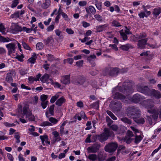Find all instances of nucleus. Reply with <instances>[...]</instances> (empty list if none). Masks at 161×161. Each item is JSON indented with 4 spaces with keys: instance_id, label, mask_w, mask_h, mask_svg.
Returning a JSON list of instances; mask_svg holds the SVG:
<instances>
[{
    "instance_id": "26",
    "label": "nucleus",
    "mask_w": 161,
    "mask_h": 161,
    "mask_svg": "<svg viewBox=\"0 0 161 161\" xmlns=\"http://www.w3.org/2000/svg\"><path fill=\"white\" fill-rule=\"evenodd\" d=\"M36 58L37 56L36 54L34 53H33L31 57L29 58L28 61L29 63L31 64H34L35 63L36 60Z\"/></svg>"
},
{
    "instance_id": "38",
    "label": "nucleus",
    "mask_w": 161,
    "mask_h": 161,
    "mask_svg": "<svg viewBox=\"0 0 161 161\" xmlns=\"http://www.w3.org/2000/svg\"><path fill=\"white\" fill-rule=\"evenodd\" d=\"M147 36V35L145 33H141L139 35H137L136 38L137 39H144L145 38H146V37Z\"/></svg>"
},
{
    "instance_id": "48",
    "label": "nucleus",
    "mask_w": 161,
    "mask_h": 161,
    "mask_svg": "<svg viewBox=\"0 0 161 161\" xmlns=\"http://www.w3.org/2000/svg\"><path fill=\"white\" fill-rule=\"evenodd\" d=\"M49 121L53 124H55L58 122V120L55 118L50 117L49 119Z\"/></svg>"
},
{
    "instance_id": "37",
    "label": "nucleus",
    "mask_w": 161,
    "mask_h": 161,
    "mask_svg": "<svg viewBox=\"0 0 161 161\" xmlns=\"http://www.w3.org/2000/svg\"><path fill=\"white\" fill-rule=\"evenodd\" d=\"M121 120L125 123L130 125L131 124V121L126 117H123L121 119Z\"/></svg>"
},
{
    "instance_id": "32",
    "label": "nucleus",
    "mask_w": 161,
    "mask_h": 161,
    "mask_svg": "<svg viewBox=\"0 0 161 161\" xmlns=\"http://www.w3.org/2000/svg\"><path fill=\"white\" fill-rule=\"evenodd\" d=\"M160 13H161V8L158 7L154 9L153 14L154 16L157 17Z\"/></svg>"
},
{
    "instance_id": "15",
    "label": "nucleus",
    "mask_w": 161,
    "mask_h": 161,
    "mask_svg": "<svg viewBox=\"0 0 161 161\" xmlns=\"http://www.w3.org/2000/svg\"><path fill=\"white\" fill-rule=\"evenodd\" d=\"M70 75H66L62 76L61 78V81L63 84L67 85L70 83Z\"/></svg>"
},
{
    "instance_id": "2",
    "label": "nucleus",
    "mask_w": 161,
    "mask_h": 161,
    "mask_svg": "<svg viewBox=\"0 0 161 161\" xmlns=\"http://www.w3.org/2000/svg\"><path fill=\"white\" fill-rule=\"evenodd\" d=\"M126 113L129 117L133 119L139 116L141 114L140 110L135 106L128 107L126 110Z\"/></svg>"
},
{
    "instance_id": "30",
    "label": "nucleus",
    "mask_w": 161,
    "mask_h": 161,
    "mask_svg": "<svg viewBox=\"0 0 161 161\" xmlns=\"http://www.w3.org/2000/svg\"><path fill=\"white\" fill-rule=\"evenodd\" d=\"M49 78V75L48 74H45L41 78V81L43 83L46 82Z\"/></svg>"
},
{
    "instance_id": "27",
    "label": "nucleus",
    "mask_w": 161,
    "mask_h": 161,
    "mask_svg": "<svg viewBox=\"0 0 161 161\" xmlns=\"http://www.w3.org/2000/svg\"><path fill=\"white\" fill-rule=\"evenodd\" d=\"M152 92L153 96L156 98L159 99L161 97V93L159 91L153 90Z\"/></svg>"
},
{
    "instance_id": "51",
    "label": "nucleus",
    "mask_w": 161,
    "mask_h": 161,
    "mask_svg": "<svg viewBox=\"0 0 161 161\" xmlns=\"http://www.w3.org/2000/svg\"><path fill=\"white\" fill-rule=\"evenodd\" d=\"M0 40L1 42H8L10 41V40L9 38H5L3 36H1L0 37Z\"/></svg>"
},
{
    "instance_id": "34",
    "label": "nucleus",
    "mask_w": 161,
    "mask_h": 161,
    "mask_svg": "<svg viewBox=\"0 0 161 161\" xmlns=\"http://www.w3.org/2000/svg\"><path fill=\"white\" fill-rule=\"evenodd\" d=\"M111 25L114 27H118L121 26L120 24L116 20H113L111 22Z\"/></svg>"
},
{
    "instance_id": "22",
    "label": "nucleus",
    "mask_w": 161,
    "mask_h": 161,
    "mask_svg": "<svg viewBox=\"0 0 161 161\" xmlns=\"http://www.w3.org/2000/svg\"><path fill=\"white\" fill-rule=\"evenodd\" d=\"M66 101V99L63 97L58 99L56 102L55 104L58 106H61Z\"/></svg>"
},
{
    "instance_id": "25",
    "label": "nucleus",
    "mask_w": 161,
    "mask_h": 161,
    "mask_svg": "<svg viewBox=\"0 0 161 161\" xmlns=\"http://www.w3.org/2000/svg\"><path fill=\"white\" fill-rule=\"evenodd\" d=\"M132 47H133L132 45L129 44L121 45L120 47V49L124 51H127L129 49L132 48Z\"/></svg>"
},
{
    "instance_id": "50",
    "label": "nucleus",
    "mask_w": 161,
    "mask_h": 161,
    "mask_svg": "<svg viewBox=\"0 0 161 161\" xmlns=\"http://www.w3.org/2000/svg\"><path fill=\"white\" fill-rule=\"evenodd\" d=\"M54 104H53L50 106L49 108V113L52 115H53L54 114Z\"/></svg>"
},
{
    "instance_id": "1",
    "label": "nucleus",
    "mask_w": 161,
    "mask_h": 161,
    "mask_svg": "<svg viewBox=\"0 0 161 161\" xmlns=\"http://www.w3.org/2000/svg\"><path fill=\"white\" fill-rule=\"evenodd\" d=\"M143 106L147 109V112L152 114L153 118L154 120H156L158 114L161 118V106H159L158 109H152L154 106V102L151 100H145L143 102Z\"/></svg>"
},
{
    "instance_id": "64",
    "label": "nucleus",
    "mask_w": 161,
    "mask_h": 161,
    "mask_svg": "<svg viewBox=\"0 0 161 161\" xmlns=\"http://www.w3.org/2000/svg\"><path fill=\"white\" fill-rule=\"evenodd\" d=\"M87 4V2L86 1H81L79 2V5L81 7L85 6Z\"/></svg>"
},
{
    "instance_id": "42",
    "label": "nucleus",
    "mask_w": 161,
    "mask_h": 161,
    "mask_svg": "<svg viewBox=\"0 0 161 161\" xmlns=\"http://www.w3.org/2000/svg\"><path fill=\"white\" fill-rule=\"evenodd\" d=\"M106 112L113 120H116L117 119V117L110 111L107 110Z\"/></svg>"
},
{
    "instance_id": "21",
    "label": "nucleus",
    "mask_w": 161,
    "mask_h": 161,
    "mask_svg": "<svg viewBox=\"0 0 161 161\" xmlns=\"http://www.w3.org/2000/svg\"><path fill=\"white\" fill-rule=\"evenodd\" d=\"M76 81L79 84L82 85L85 82L86 79L84 77L79 75L77 76Z\"/></svg>"
},
{
    "instance_id": "17",
    "label": "nucleus",
    "mask_w": 161,
    "mask_h": 161,
    "mask_svg": "<svg viewBox=\"0 0 161 161\" xmlns=\"http://www.w3.org/2000/svg\"><path fill=\"white\" fill-rule=\"evenodd\" d=\"M117 138L118 139L119 141H120L121 142H125L127 144L130 143L132 141L133 139L131 137L127 136H125V138H123L122 139L121 138L119 137H118Z\"/></svg>"
},
{
    "instance_id": "49",
    "label": "nucleus",
    "mask_w": 161,
    "mask_h": 161,
    "mask_svg": "<svg viewBox=\"0 0 161 161\" xmlns=\"http://www.w3.org/2000/svg\"><path fill=\"white\" fill-rule=\"evenodd\" d=\"M52 124L51 123L48 121H44L41 123V125L42 126H52Z\"/></svg>"
},
{
    "instance_id": "10",
    "label": "nucleus",
    "mask_w": 161,
    "mask_h": 161,
    "mask_svg": "<svg viewBox=\"0 0 161 161\" xmlns=\"http://www.w3.org/2000/svg\"><path fill=\"white\" fill-rule=\"evenodd\" d=\"M114 98L115 99H119L125 103L128 102V99L126 98L125 96L119 92L115 93L114 95Z\"/></svg>"
},
{
    "instance_id": "14",
    "label": "nucleus",
    "mask_w": 161,
    "mask_h": 161,
    "mask_svg": "<svg viewBox=\"0 0 161 161\" xmlns=\"http://www.w3.org/2000/svg\"><path fill=\"white\" fill-rule=\"evenodd\" d=\"M10 29L12 31H22V27L14 23L12 24Z\"/></svg>"
},
{
    "instance_id": "56",
    "label": "nucleus",
    "mask_w": 161,
    "mask_h": 161,
    "mask_svg": "<svg viewBox=\"0 0 161 161\" xmlns=\"http://www.w3.org/2000/svg\"><path fill=\"white\" fill-rule=\"evenodd\" d=\"M33 29L32 28H27L25 27H22V31H25L27 33L31 32Z\"/></svg>"
},
{
    "instance_id": "28",
    "label": "nucleus",
    "mask_w": 161,
    "mask_h": 161,
    "mask_svg": "<svg viewBox=\"0 0 161 161\" xmlns=\"http://www.w3.org/2000/svg\"><path fill=\"white\" fill-rule=\"evenodd\" d=\"M134 119L136 122L139 124H143L145 121V119L142 117L138 118L136 117Z\"/></svg>"
},
{
    "instance_id": "6",
    "label": "nucleus",
    "mask_w": 161,
    "mask_h": 161,
    "mask_svg": "<svg viewBox=\"0 0 161 161\" xmlns=\"http://www.w3.org/2000/svg\"><path fill=\"white\" fill-rule=\"evenodd\" d=\"M137 91L141 92L147 95H150L151 91L146 86H142L141 85H138L137 87Z\"/></svg>"
},
{
    "instance_id": "35",
    "label": "nucleus",
    "mask_w": 161,
    "mask_h": 161,
    "mask_svg": "<svg viewBox=\"0 0 161 161\" xmlns=\"http://www.w3.org/2000/svg\"><path fill=\"white\" fill-rule=\"evenodd\" d=\"M143 138V137L141 135L139 136L136 135L134 141L135 143L136 144L139 143L142 140Z\"/></svg>"
},
{
    "instance_id": "52",
    "label": "nucleus",
    "mask_w": 161,
    "mask_h": 161,
    "mask_svg": "<svg viewBox=\"0 0 161 161\" xmlns=\"http://www.w3.org/2000/svg\"><path fill=\"white\" fill-rule=\"evenodd\" d=\"M83 61L82 60L76 62V64L78 67L80 68L83 66Z\"/></svg>"
},
{
    "instance_id": "4",
    "label": "nucleus",
    "mask_w": 161,
    "mask_h": 161,
    "mask_svg": "<svg viewBox=\"0 0 161 161\" xmlns=\"http://www.w3.org/2000/svg\"><path fill=\"white\" fill-rule=\"evenodd\" d=\"M17 43V41L14 40L12 42L6 45V47L8 49V55H10L11 54L15 52L16 49L15 46Z\"/></svg>"
},
{
    "instance_id": "59",
    "label": "nucleus",
    "mask_w": 161,
    "mask_h": 161,
    "mask_svg": "<svg viewBox=\"0 0 161 161\" xmlns=\"http://www.w3.org/2000/svg\"><path fill=\"white\" fill-rule=\"evenodd\" d=\"M93 108H94L98 109L99 107V102L98 101L97 102L95 103H93L92 104Z\"/></svg>"
},
{
    "instance_id": "63",
    "label": "nucleus",
    "mask_w": 161,
    "mask_h": 161,
    "mask_svg": "<svg viewBox=\"0 0 161 161\" xmlns=\"http://www.w3.org/2000/svg\"><path fill=\"white\" fill-rule=\"evenodd\" d=\"M134 136V135L131 131L130 130L127 131L126 136L131 138L132 137H133Z\"/></svg>"
},
{
    "instance_id": "36",
    "label": "nucleus",
    "mask_w": 161,
    "mask_h": 161,
    "mask_svg": "<svg viewBox=\"0 0 161 161\" xmlns=\"http://www.w3.org/2000/svg\"><path fill=\"white\" fill-rule=\"evenodd\" d=\"M40 138L41 140L45 142L46 143H47L48 144H50V142L48 141V138L47 136V135H44L43 136H40Z\"/></svg>"
},
{
    "instance_id": "19",
    "label": "nucleus",
    "mask_w": 161,
    "mask_h": 161,
    "mask_svg": "<svg viewBox=\"0 0 161 161\" xmlns=\"http://www.w3.org/2000/svg\"><path fill=\"white\" fill-rule=\"evenodd\" d=\"M86 12L88 14L91 13L93 14H94L96 12V10L95 8L92 6H90L88 8H86Z\"/></svg>"
},
{
    "instance_id": "23",
    "label": "nucleus",
    "mask_w": 161,
    "mask_h": 161,
    "mask_svg": "<svg viewBox=\"0 0 161 161\" xmlns=\"http://www.w3.org/2000/svg\"><path fill=\"white\" fill-rule=\"evenodd\" d=\"M111 128L114 131H116L117 134H120L121 131V128L116 125H113L111 126Z\"/></svg>"
},
{
    "instance_id": "24",
    "label": "nucleus",
    "mask_w": 161,
    "mask_h": 161,
    "mask_svg": "<svg viewBox=\"0 0 161 161\" xmlns=\"http://www.w3.org/2000/svg\"><path fill=\"white\" fill-rule=\"evenodd\" d=\"M108 26L107 24L99 25L97 27V30L98 32H101L105 30Z\"/></svg>"
},
{
    "instance_id": "3",
    "label": "nucleus",
    "mask_w": 161,
    "mask_h": 161,
    "mask_svg": "<svg viewBox=\"0 0 161 161\" xmlns=\"http://www.w3.org/2000/svg\"><path fill=\"white\" fill-rule=\"evenodd\" d=\"M23 116H25L26 120L29 121H33L35 120V117L32 115L31 112L29 108L26 107H24L23 109Z\"/></svg>"
},
{
    "instance_id": "40",
    "label": "nucleus",
    "mask_w": 161,
    "mask_h": 161,
    "mask_svg": "<svg viewBox=\"0 0 161 161\" xmlns=\"http://www.w3.org/2000/svg\"><path fill=\"white\" fill-rule=\"evenodd\" d=\"M47 58V60L49 61H53L55 60L53 56L51 54H48L46 55Z\"/></svg>"
},
{
    "instance_id": "5",
    "label": "nucleus",
    "mask_w": 161,
    "mask_h": 161,
    "mask_svg": "<svg viewBox=\"0 0 161 161\" xmlns=\"http://www.w3.org/2000/svg\"><path fill=\"white\" fill-rule=\"evenodd\" d=\"M118 145L116 142H111L108 143L105 147L106 151L108 153H113L116 149Z\"/></svg>"
},
{
    "instance_id": "61",
    "label": "nucleus",
    "mask_w": 161,
    "mask_h": 161,
    "mask_svg": "<svg viewBox=\"0 0 161 161\" xmlns=\"http://www.w3.org/2000/svg\"><path fill=\"white\" fill-rule=\"evenodd\" d=\"M95 5L98 10H100L102 9V3L101 2H99L98 3L96 4Z\"/></svg>"
},
{
    "instance_id": "62",
    "label": "nucleus",
    "mask_w": 161,
    "mask_h": 161,
    "mask_svg": "<svg viewBox=\"0 0 161 161\" xmlns=\"http://www.w3.org/2000/svg\"><path fill=\"white\" fill-rule=\"evenodd\" d=\"M96 58V56L94 54L91 55L89 56L87 58V60L91 62L92 61V60L93 59Z\"/></svg>"
},
{
    "instance_id": "13",
    "label": "nucleus",
    "mask_w": 161,
    "mask_h": 161,
    "mask_svg": "<svg viewBox=\"0 0 161 161\" xmlns=\"http://www.w3.org/2000/svg\"><path fill=\"white\" fill-rule=\"evenodd\" d=\"M108 75L110 76H116L119 73V69L117 68L110 69L108 70Z\"/></svg>"
},
{
    "instance_id": "9",
    "label": "nucleus",
    "mask_w": 161,
    "mask_h": 161,
    "mask_svg": "<svg viewBox=\"0 0 161 161\" xmlns=\"http://www.w3.org/2000/svg\"><path fill=\"white\" fill-rule=\"evenodd\" d=\"M145 98L139 94H136L129 100L134 103H138L140 101L144 99Z\"/></svg>"
},
{
    "instance_id": "43",
    "label": "nucleus",
    "mask_w": 161,
    "mask_h": 161,
    "mask_svg": "<svg viewBox=\"0 0 161 161\" xmlns=\"http://www.w3.org/2000/svg\"><path fill=\"white\" fill-rule=\"evenodd\" d=\"M59 97V96L58 94H56L55 96H53L50 100V102L52 103H54Z\"/></svg>"
},
{
    "instance_id": "7",
    "label": "nucleus",
    "mask_w": 161,
    "mask_h": 161,
    "mask_svg": "<svg viewBox=\"0 0 161 161\" xmlns=\"http://www.w3.org/2000/svg\"><path fill=\"white\" fill-rule=\"evenodd\" d=\"M100 147V145L98 143H96L88 147L87 148L88 153H96L99 150Z\"/></svg>"
},
{
    "instance_id": "55",
    "label": "nucleus",
    "mask_w": 161,
    "mask_h": 161,
    "mask_svg": "<svg viewBox=\"0 0 161 161\" xmlns=\"http://www.w3.org/2000/svg\"><path fill=\"white\" fill-rule=\"evenodd\" d=\"M19 0H14L12 2L11 7L12 8H14L19 3Z\"/></svg>"
},
{
    "instance_id": "54",
    "label": "nucleus",
    "mask_w": 161,
    "mask_h": 161,
    "mask_svg": "<svg viewBox=\"0 0 161 161\" xmlns=\"http://www.w3.org/2000/svg\"><path fill=\"white\" fill-rule=\"evenodd\" d=\"M24 58V56L23 54H21V55H17L15 57L16 58L18 59V60L20 62L23 61V58Z\"/></svg>"
},
{
    "instance_id": "18",
    "label": "nucleus",
    "mask_w": 161,
    "mask_h": 161,
    "mask_svg": "<svg viewBox=\"0 0 161 161\" xmlns=\"http://www.w3.org/2000/svg\"><path fill=\"white\" fill-rule=\"evenodd\" d=\"M108 138V136L107 134L103 133L98 136V140L101 142L106 141Z\"/></svg>"
},
{
    "instance_id": "53",
    "label": "nucleus",
    "mask_w": 161,
    "mask_h": 161,
    "mask_svg": "<svg viewBox=\"0 0 161 161\" xmlns=\"http://www.w3.org/2000/svg\"><path fill=\"white\" fill-rule=\"evenodd\" d=\"M59 14L61 15L65 20L68 21L69 20L68 15L65 13L62 12V13H60Z\"/></svg>"
},
{
    "instance_id": "29",
    "label": "nucleus",
    "mask_w": 161,
    "mask_h": 161,
    "mask_svg": "<svg viewBox=\"0 0 161 161\" xmlns=\"http://www.w3.org/2000/svg\"><path fill=\"white\" fill-rule=\"evenodd\" d=\"M50 4V0H45V2L42 4L41 7L44 9H47L49 7Z\"/></svg>"
},
{
    "instance_id": "46",
    "label": "nucleus",
    "mask_w": 161,
    "mask_h": 161,
    "mask_svg": "<svg viewBox=\"0 0 161 161\" xmlns=\"http://www.w3.org/2000/svg\"><path fill=\"white\" fill-rule=\"evenodd\" d=\"M22 45L23 47L25 49L29 50H31V48L25 42H22Z\"/></svg>"
},
{
    "instance_id": "31",
    "label": "nucleus",
    "mask_w": 161,
    "mask_h": 161,
    "mask_svg": "<svg viewBox=\"0 0 161 161\" xmlns=\"http://www.w3.org/2000/svg\"><path fill=\"white\" fill-rule=\"evenodd\" d=\"M125 147L122 145L119 146L117 150L118 154L119 153H122V154H124L126 153V152L125 151Z\"/></svg>"
},
{
    "instance_id": "60",
    "label": "nucleus",
    "mask_w": 161,
    "mask_h": 161,
    "mask_svg": "<svg viewBox=\"0 0 161 161\" xmlns=\"http://www.w3.org/2000/svg\"><path fill=\"white\" fill-rule=\"evenodd\" d=\"M5 28L4 26L2 24L0 25V31L3 34H5Z\"/></svg>"
},
{
    "instance_id": "45",
    "label": "nucleus",
    "mask_w": 161,
    "mask_h": 161,
    "mask_svg": "<svg viewBox=\"0 0 161 161\" xmlns=\"http://www.w3.org/2000/svg\"><path fill=\"white\" fill-rule=\"evenodd\" d=\"M43 44L42 42H38L36 44V48L38 50H42L43 47Z\"/></svg>"
},
{
    "instance_id": "57",
    "label": "nucleus",
    "mask_w": 161,
    "mask_h": 161,
    "mask_svg": "<svg viewBox=\"0 0 161 161\" xmlns=\"http://www.w3.org/2000/svg\"><path fill=\"white\" fill-rule=\"evenodd\" d=\"M48 103V101H46V102H42L41 105L43 109H45L46 108Z\"/></svg>"
},
{
    "instance_id": "11",
    "label": "nucleus",
    "mask_w": 161,
    "mask_h": 161,
    "mask_svg": "<svg viewBox=\"0 0 161 161\" xmlns=\"http://www.w3.org/2000/svg\"><path fill=\"white\" fill-rule=\"evenodd\" d=\"M148 40L147 38H145L139 40L138 42L137 45L138 47L141 49L145 48V45L147 44V42Z\"/></svg>"
},
{
    "instance_id": "33",
    "label": "nucleus",
    "mask_w": 161,
    "mask_h": 161,
    "mask_svg": "<svg viewBox=\"0 0 161 161\" xmlns=\"http://www.w3.org/2000/svg\"><path fill=\"white\" fill-rule=\"evenodd\" d=\"M97 156L99 161H103L106 158V155L102 153H98Z\"/></svg>"
},
{
    "instance_id": "20",
    "label": "nucleus",
    "mask_w": 161,
    "mask_h": 161,
    "mask_svg": "<svg viewBox=\"0 0 161 161\" xmlns=\"http://www.w3.org/2000/svg\"><path fill=\"white\" fill-rule=\"evenodd\" d=\"M41 75V74H38V75H36L35 77H34L32 76L29 77L28 78V80L30 82L33 83L34 81L39 80Z\"/></svg>"
},
{
    "instance_id": "16",
    "label": "nucleus",
    "mask_w": 161,
    "mask_h": 161,
    "mask_svg": "<svg viewBox=\"0 0 161 161\" xmlns=\"http://www.w3.org/2000/svg\"><path fill=\"white\" fill-rule=\"evenodd\" d=\"M14 72L13 71H10L7 73L6 77V80L9 83L13 81V77L14 76Z\"/></svg>"
},
{
    "instance_id": "58",
    "label": "nucleus",
    "mask_w": 161,
    "mask_h": 161,
    "mask_svg": "<svg viewBox=\"0 0 161 161\" xmlns=\"http://www.w3.org/2000/svg\"><path fill=\"white\" fill-rule=\"evenodd\" d=\"M47 97V95L43 94L41 96L40 98L42 102H46Z\"/></svg>"
},
{
    "instance_id": "41",
    "label": "nucleus",
    "mask_w": 161,
    "mask_h": 161,
    "mask_svg": "<svg viewBox=\"0 0 161 161\" xmlns=\"http://www.w3.org/2000/svg\"><path fill=\"white\" fill-rule=\"evenodd\" d=\"M19 11H17L14 13L13 14H12L10 18L12 19H16L18 18H19Z\"/></svg>"
},
{
    "instance_id": "47",
    "label": "nucleus",
    "mask_w": 161,
    "mask_h": 161,
    "mask_svg": "<svg viewBox=\"0 0 161 161\" xmlns=\"http://www.w3.org/2000/svg\"><path fill=\"white\" fill-rule=\"evenodd\" d=\"M95 18L98 21L102 22L103 21V18L102 16L99 14H96L94 16Z\"/></svg>"
},
{
    "instance_id": "39",
    "label": "nucleus",
    "mask_w": 161,
    "mask_h": 161,
    "mask_svg": "<svg viewBox=\"0 0 161 161\" xmlns=\"http://www.w3.org/2000/svg\"><path fill=\"white\" fill-rule=\"evenodd\" d=\"M120 34L124 40L125 41L127 39V36L126 34H125L123 30H122L120 31Z\"/></svg>"
},
{
    "instance_id": "12",
    "label": "nucleus",
    "mask_w": 161,
    "mask_h": 161,
    "mask_svg": "<svg viewBox=\"0 0 161 161\" xmlns=\"http://www.w3.org/2000/svg\"><path fill=\"white\" fill-rule=\"evenodd\" d=\"M122 106L121 103L120 102H115L114 104L112 109L114 112H118L121 110Z\"/></svg>"
},
{
    "instance_id": "8",
    "label": "nucleus",
    "mask_w": 161,
    "mask_h": 161,
    "mask_svg": "<svg viewBox=\"0 0 161 161\" xmlns=\"http://www.w3.org/2000/svg\"><path fill=\"white\" fill-rule=\"evenodd\" d=\"M119 91L123 92L125 93H126L128 94L130 93H132L133 92V89L132 86L130 84L127 85L126 88L124 86H120L119 88Z\"/></svg>"
},
{
    "instance_id": "44",
    "label": "nucleus",
    "mask_w": 161,
    "mask_h": 161,
    "mask_svg": "<svg viewBox=\"0 0 161 161\" xmlns=\"http://www.w3.org/2000/svg\"><path fill=\"white\" fill-rule=\"evenodd\" d=\"M53 39L52 37H48L47 39L44 40L45 44V45H47L50 43L52 41H53Z\"/></svg>"
}]
</instances>
